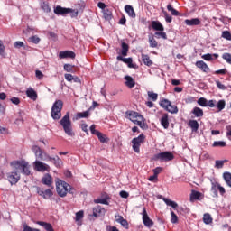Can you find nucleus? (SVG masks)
<instances>
[{
  "instance_id": "45",
  "label": "nucleus",
  "mask_w": 231,
  "mask_h": 231,
  "mask_svg": "<svg viewBox=\"0 0 231 231\" xmlns=\"http://www.w3.org/2000/svg\"><path fill=\"white\" fill-rule=\"evenodd\" d=\"M148 97L152 100V102H156L158 100V94L153 91H148Z\"/></svg>"
},
{
  "instance_id": "25",
  "label": "nucleus",
  "mask_w": 231,
  "mask_h": 231,
  "mask_svg": "<svg viewBox=\"0 0 231 231\" xmlns=\"http://www.w3.org/2000/svg\"><path fill=\"white\" fill-rule=\"evenodd\" d=\"M188 125L191 128L193 133H196L199 129V123L196 120H189Z\"/></svg>"
},
{
  "instance_id": "31",
  "label": "nucleus",
  "mask_w": 231,
  "mask_h": 231,
  "mask_svg": "<svg viewBox=\"0 0 231 231\" xmlns=\"http://www.w3.org/2000/svg\"><path fill=\"white\" fill-rule=\"evenodd\" d=\"M107 199H109V195L106 194L105 198L97 199L94 200V202L97 204L100 203L101 205H109V202L107 201Z\"/></svg>"
},
{
  "instance_id": "38",
  "label": "nucleus",
  "mask_w": 231,
  "mask_h": 231,
  "mask_svg": "<svg viewBox=\"0 0 231 231\" xmlns=\"http://www.w3.org/2000/svg\"><path fill=\"white\" fill-rule=\"evenodd\" d=\"M41 8H42V10H43V12H45L46 14H50V12H51V7H50V4H48V2H43V3H42Z\"/></svg>"
},
{
  "instance_id": "57",
  "label": "nucleus",
  "mask_w": 231,
  "mask_h": 231,
  "mask_svg": "<svg viewBox=\"0 0 231 231\" xmlns=\"http://www.w3.org/2000/svg\"><path fill=\"white\" fill-rule=\"evenodd\" d=\"M29 40L33 44H39V42H41V38H39L38 36H32L31 38H29Z\"/></svg>"
},
{
  "instance_id": "22",
  "label": "nucleus",
  "mask_w": 231,
  "mask_h": 231,
  "mask_svg": "<svg viewBox=\"0 0 231 231\" xmlns=\"http://www.w3.org/2000/svg\"><path fill=\"white\" fill-rule=\"evenodd\" d=\"M129 52V44L125 43V42L121 41V54L123 57H127V53Z\"/></svg>"
},
{
  "instance_id": "32",
  "label": "nucleus",
  "mask_w": 231,
  "mask_h": 231,
  "mask_svg": "<svg viewBox=\"0 0 231 231\" xmlns=\"http://www.w3.org/2000/svg\"><path fill=\"white\" fill-rule=\"evenodd\" d=\"M159 106L167 111V109H169V106H171V101H169V99H162L159 103Z\"/></svg>"
},
{
  "instance_id": "13",
  "label": "nucleus",
  "mask_w": 231,
  "mask_h": 231,
  "mask_svg": "<svg viewBox=\"0 0 231 231\" xmlns=\"http://www.w3.org/2000/svg\"><path fill=\"white\" fill-rule=\"evenodd\" d=\"M75 52L72 51H60L59 53L60 59H75Z\"/></svg>"
},
{
  "instance_id": "52",
  "label": "nucleus",
  "mask_w": 231,
  "mask_h": 231,
  "mask_svg": "<svg viewBox=\"0 0 231 231\" xmlns=\"http://www.w3.org/2000/svg\"><path fill=\"white\" fill-rule=\"evenodd\" d=\"M222 38L226 39V41H231V33L230 31H223L222 32Z\"/></svg>"
},
{
  "instance_id": "40",
  "label": "nucleus",
  "mask_w": 231,
  "mask_h": 231,
  "mask_svg": "<svg viewBox=\"0 0 231 231\" xmlns=\"http://www.w3.org/2000/svg\"><path fill=\"white\" fill-rule=\"evenodd\" d=\"M199 198H201V192L192 190L190 194V201H194V199H199Z\"/></svg>"
},
{
  "instance_id": "43",
  "label": "nucleus",
  "mask_w": 231,
  "mask_h": 231,
  "mask_svg": "<svg viewBox=\"0 0 231 231\" xmlns=\"http://www.w3.org/2000/svg\"><path fill=\"white\" fill-rule=\"evenodd\" d=\"M149 44L151 48H158V42L152 36H149Z\"/></svg>"
},
{
  "instance_id": "49",
  "label": "nucleus",
  "mask_w": 231,
  "mask_h": 231,
  "mask_svg": "<svg viewBox=\"0 0 231 231\" xmlns=\"http://www.w3.org/2000/svg\"><path fill=\"white\" fill-rule=\"evenodd\" d=\"M171 223H172L173 225H176V223H178V215H176L174 211L171 212Z\"/></svg>"
},
{
  "instance_id": "28",
  "label": "nucleus",
  "mask_w": 231,
  "mask_h": 231,
  "mask_svg": "<svg viewBox=\"0 0 231 231\" xmlns=\"http://www.w3.org/2000/svg\"><path fill=\"white\" fill-rule=\"evenodd\" d=\"M226 106V101H225V99H220L216 103V107L218 113H220V111H223Z\"/></svg>"
},
{
  "instance_id": "15",
  "label": "nucleus",
  "mask_w": 231,
  "mask_h": 231,
  "mask_svg": "<svg viewBox=\"0 0 231 231\" xmlns=\"http://www.w3.org/2000/svg\"><path fill=\"white\" fill-rule=\"evenodd\" d=\"M42 183H43V185H46L47 187H51V185H53V177H51V175L48 173L45 174L42 178Z\"/></svg>"
},
{
  "instance_id": "18",
  "label": "nucleus",
  "mask_w": 231,
  "mask_h": 231,
  "mask_svg": "<svg viewBox=\"0 0 231 231\" xmlns=\"http://www.w3.org/2000/svg\"><path fill=\"white\" fill-rule=\"evenodd\" d=\"M117 60L125 62V64H127L128 68H134V65L133 64V58H124L122 56H117Z\"/></svg>"
},
{
  "instance_id": "58",
  "label": "nucleus",
  "mask_w": 231,
  "mask_h": 231,
  "mask_svg": "<svg viewBox=\"0 0 231 231\" xmlns=\"http://www.w3.org/2000/svg\"><path fill=\"white\" fill-rule=\"evenodd\" d=\"M84 218V211L80 210L76 213V221H80V219Z\"/></svg>"
},
{
  "instance_id": "62",
  "label": "nucleus",
  "mask_w": 231,
  "mask_h": 231,
  "mask_svg": "<svg viewBox=\"0 0 231 231\" xmlns=\"http://www.w3.org/2000/svg\"><path fill=\"white\" fill-rule=\"evenodd\" d=\"M216 104H217L216 100L207 101V107H216Z\"/></svg>"
},
{
  "instance_id": "16",
  "label": "nucleus",
  "mask_w": 231,
  "mask_h": 231,
  "mask_svg": "<svg viewBox=\"0 0 231 231\" xmlns=\"http://www.w3.org/2000/svg\"><path fill=\"white\" fill-rule=\"evenodd\" d=\"M161 125L163 126V129H169V114L164 113L162 114V117H161Z\"/></svg>"
},
{
  "instance_id": "48",
  "label": "nucleus",
  "mask_w": 231,
  "mask_h": 231,
  "mask_svg": "<svg viewBox=\"0 0 231 231\" xmlns=\"http://www.w3.org/2000/svg\"><path fill=\"white\" fill-rule=\"evenodd\" d=\"M207 98L200 97L198 99L197 104H199V106H201V107H207Z\"/></svg>"
},
{
  "instance_id": "20",
  "label": "nucleus",
  "mask_w": 231,
  "mask_h": 231,
  "mask_svg": "<svg viewBox=\"0 0 231 231\" xmlns=\"http://www.w3.org/2000/svg\"><path fill=\"white\" fill-rule=\"evenodd\" d=\"M25 164H26V161H14L11 162V165L14 167V169L21 170V171H23V168L24 167Z\"/></svg>"
},
{
  "instance_id": "17",
  "label": "nucleus",
  "mask_w": 231,
  "mask_h": 231,
  "mask_svg": "<svg viewBox=\"0 0 231 231\" xmlns=\"http://www.w3.org/2000/svg\"><path fill=\"white\" fill-rule=\"evenodd\" d=\"M184 23L187 24V26H199V24H201L199 18H193L190 20L186 19Z\"/></svg>"
},
{
  "instance_id": "24",
  "label": "nucleus",
  "mask_w": 231,
  "mask_h": 231,
  "mask_svg": "<svg viewBox=\"0 0 231 231\" xmlns=\"http://www.w3.org/2000/svg\"><path fill=\"white\" fill-rule=\"evenodd\" d=\"M36 225H40V226H43V228H44L46 231H55V230L53 229V226H51V224H50V223L42 222V221H37V222H36Z\"/></svg>"
},
{
  "instance_id": "11",
  "label": "nucleus",
  "mask_w": 231,
  "mask_h": 231,
  "mask_svg": "<svg viewBox=\"0 0 231 231\" xmlns=\"http://www.w3.org/2000/svg\"><path fill=\"white\" fill-rule=\"evenodd\" d=\"M8 181L11 185H15L21 180V175L17 171H12L6 174Z\"/></svg>"
},
{
  "instance_id": "14",
  "label": "nucleus",
  "mask_w": 231,
  "mask_h": 231,
  "mask_svg": "<svg viewBox=\"0 0 231 231\" xmlns=\"http://www.w3.org/2000/svg\"><path fill=\"white\" fill-rule=\"evenodd\" d=\"M195 66H197L199 69H201V71H203L204 73H208V71H210V68L208 67V65H207V63H205V61L203 60H199L195 63Z\"/></svg>"
},
{
  "instance_id": "23",
  "label": "nucleus",
  "mask_w": 231,
  "mask_h": 231,
  "mask_svg": "<svg viewBox=\"0 0 231 231\" xmlns=\"http://www.w3.org/2000/svg\"><path fill=\"white\" fill-rule=\"evenodd\" d=\"M152 28L155 30V32H163L164 28L162 23L158 21H152Z\"/></svg>"
},
{
  "instance_id": "8",
  "label": "nucleus",
  "mask_w": 231,
  "mask_h": 231,
  "mask_svg": "<svg viewBox=\"0 0 231 231\" xmlns=\"http://www.w3.org/2000/svg\"><path fill=\"white\" fill-rule=\"evenodd\" d=\"M34 169L38 172H50V165L41 162V161H35L34 162Z\"/></svg>"
},
{
  "instance_id": "47",
  "label": "nucleus",
  "mask_w": 231,
  "mask_h": 231,
  "mask_svg": "<svg viewBox=\"0 0 231 231\" xmlns=\"http://www.w3.org/2000/svg\"><path fill=\"white\" fill-rule=\"evenodd\" d=\"M213 147H226V143L225 141H215Z\"/></svg>"
},
{
  "instance_id": "36",
  "label": "nucleus",
  "mask_w": 231,
  "mask_h": 231,
  "mask_svg": "<svg viewBox=\"0 0 231 231\" xmlns=\"http://www.w3.org/2000/svg\"><path fill=\"white\" fill-rule=\"evenodd\" d=\"M212 221H213L212 216H210L209 213H205L203 216V222L205 223V225H210Z\"/></svg>"
},
{
  "instance_id": "12",
  "label": "nucleus",
  "mask_w": 231,
  "mask_h": 231,
  "mask_svg": "<svg viewBox=\"0 0 231 231\" xmlns=\"http://www.w3.org/2000/svg\"><path fill=\"white\" fill-rule=\"evenodd\" d=\"M73 12V9L71 8H66V7H62L60 5H57L55 8H54V14L56 15H67V14H69Z\"/></svg>"
},
{
  "instance_id": "3",
  "label": "nucleus",
  "mask_w": 231,
  "mask_h": 231,
  "mask_svg": "<svg viewBox=\"0 0 231 231\" xmlns=\"http://www.w3.org/2000/svg\"><path fill=\"white\" fill-rule=\"evenodd\" d=\"M61 127L65 134L68 136H75V132H73V123H71V119L69 118V112H67L66 115L60 121Z\"/></svg>"
},
{
  "instance_id": "10",
  "label": "nucleus",
  "mask_w": 231,
  "mask_h": 231,
  "mask_svg": "<svg viewBox=\"0 0 231 231\" xmlns=\"http://www.w3.org/2000/svg\"><path fill=\"white\" fill-rule=\"evenodd\" d=\"M36 191H37V194L39 196H42V198H43L44 199H50V198L53 196V191L50 189H47L44 190L43 189L37 187Z\"/></svg>"
},
{
  "instance_id": "51",
  "label": "nucleus",
  "mask_w": 231,
  "mask_h": 231,
  "mask_svg": "<svg viewBox=\"0 0 231 231\" xmlns=\"http://www.w3.org/2000/svg\"><path fill=\"white\" fill-rule=\"evenodd\" d=\"M167 10L169 12H171V14L175 16L180 15V13L178 11H176V9H174L171 5H167Z\"/></svg>"
},
{
  "instance_id": "50",
  "label": "nucleus",
  "mask_w": 231,
  "mask_h": 231,
  "mask_svg": "<svg viewBox=\"0 0 231 231\" xmlns=\"http://www.w3.org/2000/svg\"><path fill=\"white\" fill-rule=\"evenodd\" d=\"M155 37H157V39H160V37H162V39L167 40V33L163 31H160L155 32Z\"/></svg>"
},
{
  "instance_id": "63",
  "label": "nucleus",
  "mask_w": 231,
  "mask_h": 231,
  "mask_svg": "<svg viewBox=\"0 0 231 231\" xmlns=\"http://www.w3.org/2000/svg\"><path fill=\"white\" fill-rule=\"evenodd\" d=\"M14 48H17V49H19V48H24V42H15L14 43Z\"/></svg>"
},
{
  "instance_id": "21",
  "label": "nucleus",
  "mask_w": 231,
  "mask_h": 231,
  "mask_svg": "<svg viewBox=\"0 0 231 231\" xmlns=\"http://www.w3.org/2000/svg\"><path fill=\"white\" fill-rule=\"evenodd\" d=\"M104 212H106V209L102 208V206H96L93 208L94 217H98V216H100V214H104Z\"/></svg>"
},
{
  "instance_id": "44",
  "label": "nucleus",
  "mask_w": 231,
  "mask_h": 231,
  "mask_svg": "<svg viewBox=\"0 0 231 231\" xmlns=\"http://www.w3.org/2000/svg\"><path fill=\"white\" fill-rule=\"evenodd\" d=\"M22 173L25 174V176H30V166H28V162H25L23 168H22Z\"/></svg>"
},
{
  "instance_id": "61",
  "label": "nucleus",
  "mask_w": 231,
  "mask_h": 231,
  "mask_svg": "<svg viewBox=\"0 0 231 231\" xmlns=\"http://www.w3.org/2000/svg\"><path fill=\"white\" fill-rule=\"evenodd\" d=\"M217 87L218 88V89H222L223 91H225V89H226V87L221 83V81L217 80L216 81Z\"/></svg>"
},
{
  "instance_id": "37",
  "label": "nucleus",
  "mask_w": 231,
  "mask_h": 231,
  "mask_svg": "<svg viewBox=\"0 0 231 231\" xmlns=\"http://www.w3.org/2000/svg\"><path fill=\"white\" fill-rule=\"evenodd\" d=\"M103 15H104V18H105L106 21H110V19L113 17V13L111 12V10L106 8V9L103 11Z\"/></svg>"
},
{
  "instance_id": "7",
  "label": "nucleus",
  "mask_w": 231,
  "mask_h": 231,
  "mask_svg": "<svg viewBox=\"0 0 231 231\" xmlns=\"http://www.w3.org/2000/svg\"><path fill=\"white\" fill-rule=\"evenodd\" d=\"M125 118L133 122V124H135V122H138V120H143V116L140 115L138 112H134L133 110H127L125 113Z\"/></svg>"
},
{
  "instance_id": "60",
  "label": "nucleus",
  "mask_w": 231,
  "mask_h": 231,
  "mask_svg": "<svg viewBox=\"0 0 231 231\" xmlns=\"http://www.w3.org/2000/svg\"><path fill=\"white\" fill-rule=\"evenodd\" d=\"M23 231H41L37 228H32L30 226L24 224L23 225Z\"/></svg>"
},
{
  "instance_id": "27",
  "label": "nucleus",
  "mask_w": 231,
  "mask_h": 231,
  "mask_svg": "<svg viewBox=\"0 0 231 231\" xmlns=\"http://www.w3.org/2000/svg\"><path fill=\"white\" fill-rule=\"evenodd\" d=\"M26 95L31 100H37V92L33 90V88H28L26 90Z\"/></svg>"
},
{
  "instance_id": "30",
  "label": "nucleus",
  "mask_w": 231,
  "mask_h": 231,
  "mask_svg": "<svg viewBox=\"0 0 231 231\" xmlns=\"http://www.w3.org/2000/svg\"><path fill=\"white\" fill-rule=\"evenodd\" d=\"M125 80L127 88H134L136 83L134 82V79H133L131 76H125Z\"/></svg>"
},
{
  "instance_id": "46",
  "label": "nucleus",
  "mask_w": 231,
  "mask_h": 231,
  "mask_svg": "<svg viewBox=\"0 0 231 231\" xmlns=\"http://www.w3.org/2000/svg\"><path fill=\"white\" fill-rule=\"evenodd\" d=\"M73 68H75V66L68 63L63 66V69L67 71V73H73Z\"/></svg>"
},
{
  "instance_id": "53",
  "label": "nucleus",
  "mask_w": 231,
  "mask_h": 231,
  "mask_svg": "<svg viewBox=\"0 0 231 231\" xmlns=\"http://www.w3.org/2000/svg\"><path fill=\"white\" fill-rule=\"evenodd\" d=\"M222 59H224V60L226 61L227 64H231V54L230 53H227V52L224 53L222 55Z\"/></svg>"
},
{
  "instance_id": "5",
  "label": "nucleus",
  "mask_w": 231,
  "mask_h": 231,
  "mask_svg": "<svg viewBox=\"0 0 231 231\" xmlns=\"http://www.w3.org/2000/svg\"><path fill=\"white\" fill-rule=\"evenodd\" d=\"M154 162H172L174 154L171 152H162L153 155Z\"/></svg>"
},
{
  "instance_id": "2",
  "label": "nucleus",
  "mask_w": 231,
  "mask_h": 231,
  "mask_svg": "<svg viewBox=\"0 0 231 231\" xmlns=\"http://www.w3.org/2000/svg\"><path fill=\"white\" fill-rule=\"evenodd\" d=\"M56 192L60 198H66L69 194H73V187L68 182L59 180L56 182Z\"/></svg>"
},
{
  "instance_id": "29",
  "label": "nucleus",
  "mask_w": 231,
  "mask_h": 231,
  "mask_svg": "<svg viewBox=\"0 0 231 231\" xmlns=\"http://www.w3.org/2000/svg\"><path fill=\"white\" fill-rule=\"evenodd\" d=\"M191 113L197 118H202V116H203V109H201V108H199L198 106H195Z\"/></svg>"
},
{
  "instance_id": "35",
  "label": "nucleus",
  "mask_w": 231,
  "mask_h": 231,
  "mask_svg": "<svg viewBox=\"0 0 231 231\" xmlns=\"http://www.w3.org/2000/svg\"><path fill=\"white\" fill-rule=\"evenodd\" d=\"M223 178H224L226 185L231 188V173L228 171L224 172Z\"/></svg>"
},
{
  "instance_id": "42",
  "label": "nucleus",
  "mask_w": 231,
  "mask_h": 231,
  "mask_svg": "<svg viewBox=\"0 0 231 231\" xmlns=\"http://www.w3.org/2000/svg\"><path fill=\"white\" fill-rule=\"evenodd\" d=\"M213 57H215V59H217V57H219V55L218 54H210V53H208V54H204L203 56H202V59H204V60H214V58Z\"/></svg>"
},
{
  "instance_id": "41",
  "label": "nucleus",
  "mask_w": 231,
  "mask_h": 231,
  "mask_svg": "<svg viewBox=\"0 0 231 231\" xmlns=\"http://www.w3.org/2000/svg\"><path fill=\"white\" fill-rule=\"evenodd\" d=\"M89 116V110L85 112L77 113L76 119L79 120L80 118H88Z\"/></svg>"
},
{
  "instance_id": "56",
  "label": "nucleus",
  "mask_w": 231,
  "mask_h": 231,
  "mask_svg": "<svg viewBox=\"0 0 231 231\" xmlns=\"http://www.w3.org/2000/svg\"><path fill=\"white\" fill-rule=\"evenodd\" d=\"M166 23H172V16L169 15L167 11H162Z\"/></svg>"
},
{
  "instance_id": "34",
  "label": "nucleus",
  "mask_w": 231,
  "mask_h": 231,
  "mask_svg": "<svg viewBox=\"0 0 231 231\" xmlns=\"http://www.w3.org/2000/svg\"><path fill=\"white\" fill-rule=\"evenodd\" d=\"M168 113H171V115H178V106L175 105H172V103L168 106V109L166 110Z\"/></svg>"
},
{
  "instance_id": "64",
  "label": "nucleus",
  "mask_w": 231,
  "mask_h": 231,
  "mask_svg": "<svg viewBox=\"0 0 231 231\" xmlns=\"http://www.w3.org/2000/svg\"><path fill=\"white\" fill-rule=\"evenodd\" d=\"M73 75L71 74H65L64 75V78L65 79L68 81V82H73Z\"/></svg>"
},
{
  "instance_id": "6",
  "label": "nucleus",
  "mask_w": 231,
  "mask_h": 231,
  "mask_svg": "<svg viewBox=\"0 0 231 231\" xmlns=\"http://www.w3.org/2000/svg\"><path fill=\"white\" fill-rule=\"evenodd\" d=\"M143 142H145V135L143 134H141L138 137L132 140L133 150L134 152H140V147Z\"/></svg>"
},
{
  "instance_id": "9",
  "label": "nucleus",
  "mask_w": 231,
  "mask_h": 231,
  "mask_svg": "<svg viewBox=\"0 0 231 231\" xmlns=\"http://www.w3.org/2000/svg\"><path fill=\"white\" fill-rule=\"evenodd\" d=\"M142 216L144 226H147V228L154 226V222L151 219V217H149V215L147 214V209H145V208H143V209Z\"/></svg>"
},
{
  "instance_id": "1",
  "label": "nucleus",
  "mask_w": 231,
  "mask_h": 231,
  "mask_svg": "<svg viewBox=\"0 0 231 231\" xmlns=\"http://www.w3.org/2000/svg\"><path fill=\"white\" fill-rule=\"evenodd\" d=\"M32 151L34 152L36 158L38 160H42L43 162H51L55 165V167L60 168L62 167V160L59 158V156L56 157H51L46 152H42L41 147L38 145H33L32 147Z\"/></svg>"
},
{
  "instance_id": "39",
  "label": "nucleus",
  "mask_w": 231,
  "mask_h": 231,
  "mask_svg": "<svg viewBox=\"0 0 231 231\" xmlns=\"http://www.w3.org/2000/svg\"><path fill=\"white\" fill-rule=\"evenodd\" d=\"M97 136L99 142H101V143H107V142H109V139L106 138V136L105 134H103L101 132L97 133V134L96 135Z\"/></svg>"
},
{
  "instance_id": "19",
  "label": "nucleus",
  "mask_w": 231,
  "mask_h": 231,
  "mask_svg": "<svg viewBox=\"0 0 231 231\" xmlns=\"http://www.w3.org/2000/svg\"><path fill=\"white\" fill-rule=\"evenodd\" d=\"M218 189H219V182H212L211 192L213 194V198H219V194L217 193Z\"/></svg>"
},
{
  "instance_id": "55",
  "label": "nucleus",
  "mask_w": 231,
  "mask_h": 231,
  "mask_svg": "<svg viewBox=\"0 0 231 231\" xmlns=\"http://www.w3.org/2000/svg\"><path fill=\"white\" fill-rule=\"evenodd\" d=\"M224 165H225V161L217 160L215 162L216 169H223Z\"/></svg>"
},
{
  "instance_id": "26",
  "label": "nucleus",
  "mask_w": 231,
  "mask_h": 231,
  "mask_svg": "<svg viewBox=\"0 0 231 231\" xmlns=\"http://www.w3.org/2000/svg\"><path fill=\"white\" fill-rule=\"evenodd\" d=\"M125 11L126 12V14H128L129 17H132V19H134L136 17L134 8H133L131 5H125Z\"/></svg>"
},
{
  "instance_id": "54",
  "label": "nucleus",
  "mask_w": 231,
  "mask_h": 231,
  "mask_svg": "<svg viewBox=\"0 0 231 231\" xmlns=\"http://www.w3.org/2000/svg\"><path fill=\"white\" fill-rule=\"evenodd\" d=\"M134 125H139V127H141V129H147V124H145V122H143V121L137 120V121H135Z\"/></svg>"
},
{
  "instance_id": "59",
  "label": "nucleus",
  "mask_w": 231,
  "mask_h": 231,
  "mask_svg": "<svg viewBox=\"0 0 231 231\" xmlns=\"http://www.w3.org/2000/svg\"><path fill=\"white\" fill-rule=\"evenodd\" d=\"M5 50H6V48L5 47V44H3V41L0 40V55H1V57L5 56Z\"/></svg>"
},
{
  "instance_id": "33",
  "label": "nucleus",
  "mask_w": 231,
  "mask_h": 231,
  "mask_svg": "<svg viewBox=\"0 0 231 231\" xmlns=\"http://www.w3.org/2000/svg\"><path fill=\"white\" fill-rule=\"evenodd\" d=\"M142 60L145 66H152V60H151L149 55L142 54Z\"/></svg>"
},
{
  "instance_id": "4",
  "label": "nucleus",
  "mask_w": 231,
  "mask_h": 231,
  "mask_svg": "<svg viewBox=\"0 0 231 231\" xmlns=\"http://www.w3.org/2000/svg\"><path fill=\"white\" fill-rule=\"evenodd\" d=\"M62 107H64L62 100L58 99L54 102L51 112V116L53 120H60V116H62Z\"/></svg>"
}]
</instances>
